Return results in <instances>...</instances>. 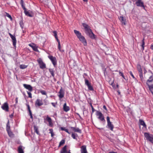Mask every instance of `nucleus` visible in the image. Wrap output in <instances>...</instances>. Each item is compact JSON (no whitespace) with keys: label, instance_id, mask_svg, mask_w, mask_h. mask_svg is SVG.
Returning <instances> with one entry per match:
<instances>
[{"label":"nucleus","instance_id":"obj_22","mask_svg":"<svg viewBox=\"0 0 153 153\" xmlns=\"http://www.w3.org/2000/svg\"><path fill=\"white\" fill-rule=\"evenodd\" d=\"M120 20L121 21L122 24L124 25H126V19H124L123 16H120L119 18Z\"/></svg>","mask_w":153,"mask_h":153},{"label":"nucleus","instance_id":"obj_25","mask_svg":"<svg viewBox=\"0 0 153 153\" xmlns=\"http://www.w3.org/2000/svg\"><path fill=\"white\" fill-rule=\"evenodd\" d=\"M27 108H28V111L29 112V114L30 116V117L32 119L33 117L31 111L30 110V106L29 105H27Z\"/></svg>","mask_w":153,"mask_h":153},{"label":"nucleus","instance_id":"obj_32","mask_svg":"<svg viewBox=\"0 0 153 153\" xmlns=\"http://www.w3.org/2000/svg\"><path fill=\"white\" fill-rule=\"evenodd\" d=\"M49 131H50L49 133L51 134V137H53V136L54 135V133L53 132V130L52 128H51L49 129Z\"/></svg>","mask_w":153,"mask_h":153},{"label":"nucleus","instance_id":"obj_24","mask_svg":"<svg viewBox=\"0 0 153 153\" xmlns=\"http://www.w3.org/2000/svg\"><path fill=\"white\" fill-rule=\"evenodd\" d=\"M22 148V146H19L18 149L19 153H24L23 150Z\"/></svg>","mask_w":153,"mask_h":153},{"label":"nucleus","instance_id":"obj_36","mask_svg":"<svg viewBox=\"0 0 153 153\" xmlns=\"http://www.w3.org/2000/svg\"><path fill=\"white\" fill-rule=\"evenodd\" d=\"M53 33L54 34V36H55V38L56 39L57 41H58V40H59L58 39V37H57V33L56 31H53Z\"/></svg>","mask_w":153,"mask_h":153},{"label":"nucleus","instance_id":"obj_39","mask_svg":"<svg viewBox=\"0 0 153 153\" xmlns=\"http://www.w3.org/2000/svg\"><path fill=\"white\" fill-rule=\"evenodd\" d=\"M144 39L143 38V40H142V45H141L142 47V50H144V45H145V42L144 41Z\"/></svg>","mask_w":153,"mask_h":153},{"label":"nucleus","instance_id":"obj_8","mask_svg":"<svg viewBox=\"0 0 153 153\" xmlns=\"http://www.w3.org/2000/svg\"><path fill=\"white\" fill-rule=\"evenodd\" d=\"M1 108L6 111H9V106L7 102H5L2 105Z\"/></svg>","mask_w":153,"mask_h":153},{"label":"nucleus","instance_id":"obj_48","mask_svg":"<svg viewBox=\"0 0 153 153\" xmlns=\"http://www.w3.org/2000/svg\"><path fill=\"white\" fill-rule=\"evenodd\" d=\"M119 74H120V75L122 76L124 79H125V78L124 77V76L123 73L122 72H121L120 71L119 72Z\"/></svg>","mask_w":153,"mask_h":153},{"label":"nucleus","instance_id":"obj_45","mask_svg":"<svg viewBox=\"0 0 153 153\" xmlns=\"http://www.w3.org/2000/svg\"><path fill=\"white\" fill-rule=\"evenodd\" d=\"M6 16L7 17L9 18H10L11 20H12V18L11 16L10 15H9L8 13H6Z\"/></svg>","mask_w":153,"mask_h":153},{"label":"nucleus","instance_id":"obj_59","mask_svg":"<svg viewBox=\"0 0 153 153\" xmlns=\"http://www.w3.org/2000/svg\"><path fill=\"white\" fill-rule=\"evenodd\" d=\"M21 27H22V28H23L22 26L21 25Z\"/></svg>","mask_w":153,"mask_h":153},{"label":"nucleus","instance_id":"obj_29","mask_svg":"<svg viewBox=\"0 0 153 153\" xmlns=\"http://www.w3.org/2000/svg\"><path fill=\"white\" fill-rule=\"evenodd\" d=\"M57 41L58 43V48L59 50V51H61L62 52H64V51L63 50H62L61 49V45H60V42L58 40V41Z\"/></svg>","mask_w":153,"mask_h":153},{"label":"nucleus","instance_id":"obj_58","mask_svg":"<svg viewBox=\"0 0 153 153\" xmlns=\"http://www.w3.org/2000/svg\"><path fill=\"white\" fill-rule=\"evenodd\" d=\"M17 98H16V102H17Z\"/></svg>","mask_w":153,"mask_h":153},{"label":"nucleus","instance_id":"obj_7","mask_svg":"<svg viewBox=\"0 0 153 153\" xmlns=\"http://www.w3.org/2000/svg\"><path fill=\"white\" fill-rule=\"evenodd\" d=\"M37 61L39 65L40 68H41L43 69L46 68L45 64L43 62L42 59H38Z\"/></svg>","mask_w":153,"mask_h":153},{"label":"nucleus","instance_id":"obj_33","mask_svg":"<svg viewBox=\"0 0 153 153\" xmlns=\"http://www.w3.org/2000/svg\"><path fill=\"white\" fill-rule=\"evenodd\" d=\"M24 13L26 15L30 16V17H32V15L31 14H30L29 12L27 11L26 10H24Z\"/></svg>","mask_w":153,"mask_h":153},{"label":"nucleus","instance_id":"obj_43","mask_svg":"<svg viewBox=\"0 0 153 153\" xmlns=\"http://www.w3.org/2000/svg\"><path fill=\"white\" fill-rule=\"evenodd\" d=\"M27 94L28 95V97L30 98H32V94L30 92L27 91Z\"/></svg>","mask_w":153,"mask_h":153},{"label":"nucleus","instance_id":"obj_20","mask_svg":"<svg viewBox=\"0 0 153 153\" xmlns=\"http://www.w3.org/2000/svg\"><path fill=\"white\" fill-rule=\"evenodd\" d=\"M67 146L66 145L64 146L61 150L60 153H66L67 152Z\"/></svg>","mask_w":153,"mask_h":153},{"label":"nucleus","instance_id":"obj_38","mask_svg":"<svg viewBox=\"0 0 153 153\" xmlns=\"http://www.w3.org/2000/svg\"><path fill=\"white\" fill-rule=\"evenodd\" d=\"M77 136V134L72 133L71 135L72 137L74 139H76V137Z\"/></svg>","mask_w":153,"mask_h":153},{"label":"nucleus","instance_id":"obj_44","mask_svg":"<svg viewBox=\"0 0 153 153\" xmlns=\"http://www.w3.org/2000/svg\"><path fill=\"white\" fill-rule=\"evenodd\" d=\"M153 86H150V87L149 88V90L151 91V93L153 95Z\"/></svg>","mask_w":153,"mask_h":153},{"label":"nucleus","instance_id":"obj_35","mask_svg":"<svg viewBox=\"0 0 153 153\" xmlns=\"http://www.w3.org/2000/svg\"><path fill=\"white\" fill-rule=\"evenodd\" d=\"M34 129L35 131V132H36L37 134H39V132L38 130V128L35 126H34Z\"/></svg>","mask_w":153,"mask_h":153},{"label":"nucleus","instance_id":"obj_5","mask_svg":"<svg viewBox=\"0 0 153 153\" xmlns=\"http://www.w3.org/2000/svg\"><path fill=\"white\" fill-rule=\"evenodd\" d=\"M48 58L50 59L52 64L55 67V65H56V58L55 57H53L52 56H48Z\"/></svg>","mask_w":153,"mask_h":153},{"label":"nucleus","instance_id":"obj_57","mask_svg":"<svg viewBox=\"0 0 153 153\" xmlns=\"http://www.w3.org/2000/svg\"><path fill=\"white\" fill-rule=\"evenodd\" d=\"M83 0L84 2H87V0Z\"/></svg>","mask_w":153,"mask_h":153},{"label":"nucleus","instance_id":"obj_4","mask_svg":"<svg viewBox=\"0 0 153 153\" xmlns=\"http://www.w3.org/2000/svg\"><path fill=\"white\" fill-rule=\"evenodd\" d=\"M96 115L97 116H98L97 118L101 121L105 122V120L104 119V117L103 116V114L101 112L98 111H96Z\"/></svg>","mask_w":153,"mask_h":153},{"label":"nucleus","instance_id":"obj_49","mask_svg":"<svg viewBox=\"0 0 153 153\" xmlns=\"http://www.w3.org/2000/svg\"><path fill=\"white\" fill-rule=\"evenodd\" d=\"M91 106L92 108V113H93L94 112V111H95V110L93 106L91 104Z\"/></svg>","mask_w":153,"mask_h":153},{"label":"nucleus","instance_id":"obj_13","mask_svg":"<svg viewBox=\"0 0 153 153\" xmlns=\"http://www.w3.org/2000/svg\"><path fill=\"white\" fill-rule=\"evenodd\" d=\"M81 153H87L86 147L85 145H83L81 147Z\"/></svg>","mask_w":153,"mask_h":153},{"label":"nucleus","instance_id":"obj_17","mask_svg":"<svg viewBox=\"0 0 153 153\" xmlns=\"http://www.w3.org/2000/svg\"><path fill=\"white\" fill-rule=\"evenodd\" d=\"M59 95H58L59 97L60 98H62L64 97V93L63 90L61 88L60 90L59 91Z\"/></svg>","mask_w":153,"mask_h":153},{"label":"nucleus","instance_id":"obj_52","mask_svg":"<svg viewBox=\"0 0 153 153\" xmlns=\"http://www.w3.org/2000/svg\"><path fill=\"white\" fill-rule=\"evenodd\" d=\"M103 108L105 110H107V108H106V107L105 105H104L103 106Z\"/></svg>","mask_w":153,"mask_h":153},{"label":"nucleus","instance_id":"obj_60","mask_svg":"<svg viewBox=\"0 0 153 153\" xmlns=\"http://www.w3.org/2000/svg\"><path fill=\"white\" fill-rule=\"evenodd\" d=\"M21 27H22V28H23L22 26L21 25Z\"/></svg>","mask_w":153,"mask_h":153},{"label":"nucleus","instance_id":"obj_16","mask_svg":"<svg viewBox=\"0 0 153 153\" xmlns=\"http://www.w3.org/2000/svg\"><path fill=\"white\" fill-rule=\"evenodd\" d=\"M70 128L72 129L73 130L74 132H78L79 133H81V130L78 128H75L71 127H70Z\"/></svg>","mask_w":153,"mask_h":153},{"label":"nucleus","instance_id":"obj_12","mask_svg":"<svg viewBox=\"0 0 153 153\" xmlns=\"http://www.w3.org/2000/svg\"><path fill=\"white\" fill-rule=\"evenodd\" d=\"M46 120L49 123V126L51 127H53V124L52 122L51 118L49 116H47L46 118Z\"/></svg>","mask_w":153,"mask_h":153},{"label":"nucleus","instance_id":"obj_56","mask_svg":"<svg viewBox=\"0 0 153 153\" xmlns=\"http://www.w3.org/2000/svg\"><path fill=\"white\" fill-rule=\"evenodd\" d=\"M151 49L153 50V45H152L151 46Z\"/></svg>","mask_w":153,"mask_h":153},{"label":"nucleus","instance_id":"obj_26","mask_svg":"<svg viewBox=\"0 0 153 153\" xmlns=\"http://www.w3.org/2000/svg\"><path fill=\"white\" fill-rule=\"evenodd\" d=\"M49 71L53 77L54 76V71L53 69L50 68L49 69Z\"/></svg>","mask_w":153,"mask_h":153},{"label":"nucleus","instance_id":"obj_31","mask_svg":"<svg viewBox=\"0 0 153 153\" xmlns=\"http://www.w3.org/2000/svg\"><path fill=\"white\" fill-rule=\"evenodd\" d=\"M9 130H10V125L9 120H8V122L7 124L6 130L7 131H8Z\"/></svg>","mask_w":153,"mask_h":153},{"label":"nucleus","instance_id":"obj_11","mask_svg":"<svg viewBox=\"0 0 153 153\" xmlns=\"http://www.w3.org/2000/svg\"><path fill=\"white\" fill-rule=\"evenodd\" d=\"M23 85L25 88L28 90L29 91L31 92L33 91V87L30 85L24 84Z\"/></svg>","mask_w":153,"mask_h":153},{"label":"nucleus","instance_id":"obj_19","mask_svg":"<svg viewBox=\"0 0 153 153\" xmlns=\"http://www.w3.org/2000/svg\"><path fill=\"white\" fill-rule=\"evenodd\" d=\"M29 45L31 47L34 51H38L37 47L34 44H29Z\"/></svg>","mask_w":153,"mask_h":153},{"label":"nucleus","instance_id":"obj_46","mask_svg":"<svg viewBox=\"0 0 153 153\" xmlns=\"http://www.w3.org/2000/svg\"><path fill=\"white\" fill-rule=\"evenodd\" d=\"M129 73L130 74L131 76L132 77V78L133 79L135 78V77H134V76L133 74L131 71H130L129 72Z\"/></svg>","mask_w":153,"mask_h":153},{"label":"nucleus","instance_id":"obj_21","mask_svg":"<svg viewBox=\"0 0 153 153\" xmlns=\"http://www.w3.org/2000/svg\"><path fill=\"white\" fill-rule=\"evenodd\" d=\"M107 126L108 127V128H109L111 130L113 131L114 128V126L112 124L111 122L107 123Z\"/></svg>","mask_w":153,"mask_h":153},{"label":"nucleus","instance_id":"obj_55","mask_svg":"<svg viewBox=\"0 0 153 153\" xmlns=\"http://www.w3.org/2000/svg\"><path fill=\"white\" fill-rule=\"evenodd\" d=\"M109 153H117V152H109Z\"/></svg>","mask_w":153,"mask_h":153},{"label":"nucleus","instance_id":"obj_3","mask_svg":"<svg viewBox=\"0 0 153 153\" xmlns=\"http://www.w3.org/2000/svg\"><path fill=\"white\" fill-rule=\"evenodd\" d=\"M144 136L147 140L153 143V135L148 133H145Z\"/></svg>","mask_w":153,"mask_h":153},{"label":"nucleus","instance_id":"obj_2","mask_svg":"<svg viewBox=\"0 0 153 153\" xmlns=\"http://www.w3.org/2000/svg\"><path fill=\"white\" fill-rule=\"evenodd\" d=\"M150 73L151 75L146 82V84L148 85L149 88L153 86V74L152 72H150Z\"/></svg>","mask_w":153,"mask_h":153},{"label":"nucleus","instance_id":"obj_18","mask_svg":"<svg viewBox=\"0 0 153 153\" xmlns=\"http://www.w3.org/2000/svg\"><path fill=\"white\" fill-rule=\"evenodd\" d=\"M63 109L65 112H67L70 110V108L69 106H67L66 103L64 104L63 106Z\"/></svg>","mask_w":153,"mask_h":153},{"label":"nucleus","instance_id":"obj_40","mask_svg":"<svg viewBox=\"0 0 153 153\" xmlns=\"http://www.w3.org/2000/svg\"><path fill=\"white\" fill-rule=\"evenodd\" d=\"M88 87V89L91 90V91H92L93 90V88L92 87L91 85V84H89L88 85H87Z\"/></svg>","mask_w":153,"mask_h":153},{"label":"nucleus","instance_id":"obj_50","mask_svg":"<svg viewBox=\"0 0 153 153\" xmlns=\"http://www.w3.org/2000/svg\"><path fill=\"white\" fill-rule=\"evenodd\" d=\"M21 6H22V8H23V10H26V9L25 7V6H24V4H22V5H21Z\"/></svg>","mask_w":153,"mask_h":153},{"label":"nucleus","instance_id":"obj_37","mask_svg":"<svg viewBox=\"0 0 153 153\" xmlns=\"http://www.w3.org/2000/svg\"><path fill=\"white\" fill-rule=\"evenodd\" d=\"M27 67V65H21L20 66V68L22 69H24L26 68Z\"/></svg>","mask_w":153,"mask_h":153},{"label":"nucleus","instance_id":"obj_30","mask_svg":"<svg viewBox=\"0 0 153 153\" xmlns=\"http://www.w3.org/2000/svg\"><path fill=\"white\" fill-rule=\"evenodd\" d=\"M60 129H61L62 130L64 131H65L66 132H67V133H68L69 134H71V132H69L68 131V129H66L64 127H61L60 128Z\"/></svg>","mask_w":153,"mask_h":153},{"label":"nucleus","instance_id":"obj_51","mask_svg":"<svg viewBox=\"0 0 153 153\" xmlns=\"http://www.w3.org/2000/svg\"><path fill=\"white\" fill-rule=\"evenodd\" d=\"M51 104L53 107H56V104L55 103L53 102H52Z\"/></svg>","mask_w":153,"mask_h":153},{"label":"nucleus","instance_id":"obj_15","mask_svg":"<svg viewBox=\"0 0 153 153\" xmlns=\"http://www.w3.org/2000/svg\"><path fill=\"white\" fill-rule=\"evenodd\" d=\"M86 33L87 35H88L92 39H94V35L93 33L91 30H90L89 31Z\"/></svg>","mask_w":153,"mask_h":153},{"label":"nucleus","instance_id":"obj_34","mask_svg":"<svg viewBox=\"0 0 153 153\" xmlns=\"http://www.w3.org/2000/svg\"><path fill=\"white\" fill-rule=\"evenodd\" d=\"M65 143V140H62L59 142L58 147H59L63 145Z\"/></svg>","mask_w":153,"mask_h":153},{"label":"nucleus","instance_id":"obj_23","mask_svg":"<svg viewBox=\"0 0 153 153\" xmlns=\"http://www.w3.org/2000/svg\"><path fill=\"white\" fill-rule=\"evenodd\" d=\"M137 68L139 72L140 73V76L142 75V70L141 68V66L140 65H138L137 66Z\"/></svg>","mask_w":153,"mask_h":153},{"label":"nucleus","instance_id":"obj_41","mask_svg":"<svg viewBox=\"0 0 153 153\" xmlns=\"http://www.w3.org/2000/svg\"><path fill=\"white\" fill-rule=\"evenodd\" d=\"M40 92L42 95H47V94L46 91L44 90H41L40 91Z\"/></svg>","mask_w":153,"mask_h":153},{"label":"nucleus","instance_id":"obj_14","mask_svg":"<svg viewBox=\"0 0 153 153\" xmlns=\"http://www.w3.org/2000/svg\"><path fill=\"white\" fill-rule=\"evenodd\" d=\"M82 25L83 27H84V29L85 30V33L91 30L89 26L87 25L85 23H83Z\"/></svg>","mask_w":153,"mask_h":153},{"label":"nucleus","instance_id":"obj_10","mask_svg":"<svg viewBox=\"0 0 153 153\" xmlns=\"http://www.w3.org/2000/svg\"><path fill=\"white\" fill-rule=\"evenodd\" d=\"M135 4L137 6L142 7H143L144 9L145 8L143 3L141 0H138L135 3Z\"/></svg>","mask_w":153,"mask_h":153},{"label":"nucleus","instance_id":"obj_53","mask_svg":"<svg viewBox=\"0 0 153 153\" xmlns=\"http://www.w3.org/2000/svg\"><path fill=\"white\" fill-rule=\"evenodd\" d=\"M24 3H23V0H21V5H22V4H24Z\"/></svg>","mask_w":153,"mask_h":153},{"label":"nucleus","instance_id":"obj_9","mask_svg":"<svg viewBox=\"0 0 153 153\" xmlns=\"http://www.w3.org/2000/svg\"><path fill=\"white\" fill-rule=\"evenodd\" d=\"M9 34L10 36V37L12 40V42H13V46L14 47H16V40L15 37L11 34L10 33H9Z\"/></svg>","mask_w":153,"mask_h":153},{"label":"nucleus","instance_id":"obj_1","mask_svg":"<svg viewBox=\"0 0 153 153\" xmlns=\"http://www.w3.org/2000/svg\"><path fill=\"white\" fill-rule=\"evenodd\" d=\"M74 32L79 41L82 42L84 45H87L86 40L84 37L82 35L81 33L79 31L75 30H74Z\"/></svg>","mask_w":153,"mask_h":153},{"label":"nucleus","instance_id":"obj_28","mask_svg":"<svg viewBox=\"0 0 153 153\" xmlns=\"http://www.w3.org/2000/svg\"><path fill=\"white\" fill-rule=\"evenodd\" d=\"M139 122L140 125L143 126L144 127L146 126V125L144 122L143 120H140Z\"/></svg>","mask_w":153,"mask_h":153},{"label":"nucleus","instance_id":"obj_54","mask_svg":"<svg viewBox=\"0 0 153 153\" xmlns=\"http://www.w3.org/2000/svg\"><path fill=\"white\" fill-rule=\"evenodd\" d=\"M13 116V114H12L11 115H10V118H12Z\"/></svg>","mask_w":153,"mask_h":153},{"label":"nucleus","instance_id":"obj_42","mask_svg":"<svg viewBox=\"0 0 153 153\" xmlns=\"http://www.w3.org/2000/svg\"><path fill=\"white\" fill-rule=\"evenodd\" d=\"M85 83L86 85H88L90 84V83L89 82L88 80L87 79H85Z\"/></svg>","mask_w":153,"mask_h":153},{"label":"nucleus","instance_id":"obj_27","mask_svg":"<svg viewBox=\"0 0 153 153\" xmlns=\"http://www.w3.org/2000/svg\"><path fill=\"white\" fill-rule=\"evenodd\" d=\"M7 131L9 137H13V133L10 130H9L8 131Z\"/></svg>","mask_w":153,"mask_h":153},{"label":"nucleus","instance_id":"obj_47","mask_svg":"<svg viewBox=\"0 0 153 153\" xmlns=\"http://www.w3.org/2000/svg\"><path fill=\"white\" fill-rule=\"evenodd\" d=\"M107 123L111 122L110 120V118L109 117H107Z\"/></svg>","mask_w":153,"mask_h":153},{"label":"nucleus","instance_id":"obj_6","mask_svg":"<svg viewBox=\"0 0 153 153\" xmlns=\"http://www.w3.org/2000/svg\"><path fill=\"white\" fill-rule=\"evenodd\" d=\"M43 104V103L42 100L39 99H37L35 103V105L36 107L40 106Z\"/></svg>","mask_w":153,"mask_h":153}]
</instances>
